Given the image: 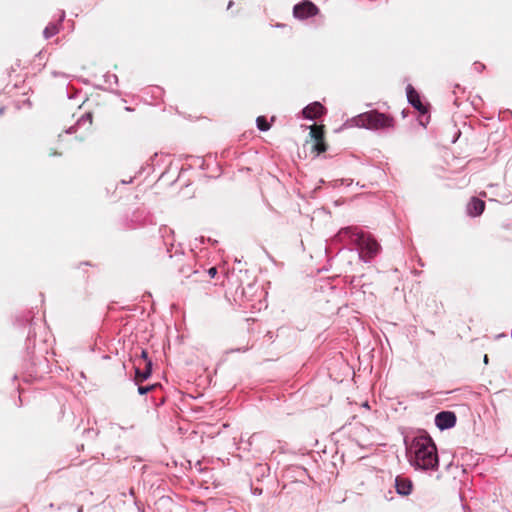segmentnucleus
<instances>
[{
    "label": "nucleus",
    "instance_id": "f257e3e1",
    "mask_svg": "<svg viewBox=\"0 0 512 512\" xmlns=\"http://www.w3.org/2000/svg\"><path fill=\"white\" fill-rule=\"evenodd\" d=\"M409 463L423 471H435L439 466L437 447L429 435H419L407 445Z\"/></svg>",
    "mask_w": 512,
    "mask_h": 512
},
{
    "label": "nucleus",
    "instance_id": "f03ea898",
    "mask_svg": "<svg viewBox=\"0 0 512 512\" xmlns=\"http://www.w3.org/2000/svg\"><path fill=\"white\" fill-rule=\"evenodd\" d=\"M356 123L358 126L366 129L378 130L394 127L395 120L388 114L380 113L377 110H371L358 115Z\"/></svg>",
    "mask_w": 512,
    "mask_h": 512
},
{
    "label": "nucleus",
    "instance_id": "7ed1b4c3",
    "mask_svg": "<svg viewBox=\"0 0 512 512\" xmlns=\"http://www.w3.org/2000/svg\"><path fill=\"white\" fill-rule=\"evenodd\" d=\"M353 235L355 236L354 241L357 243L361 250V255L365 259H371L378 254L380 251V245L369 234H366L363 231H357Z\"/></svg>",
    "mask_w": 512,
    "mask_h": 512
},
{
    "label": "nucleus",
    "instance_id": "20e7f679",
    "mask_svg": "<svg viewBox=\"0 0 512 512\" xmlns=\"http://www.w3.org/2000/svg\"><path fill=\"white\" fill-rule=\"evenodd\" d=\"M309 135L315 142L312 148L314 152L319 155L327 151L328 145L325 142V126L323 124L311 125Z\"/></svg>",
    "mask_w": 512,
    "mask_h": 512
},
{
    "label": "nucleus",
    "instance_id": "39448f33",
    "mask_svg": "<svg viewBox=\"0 0 512 512\" xmlns=\"http://www.w3.org/2000/svg\"><path fill=\"white\" fill-rule=\"evenodd\" d=\"M317 13L318 8L309 0H304L303 2L295 5L293 9V14L298 19H306L316 15Z\"/></svg>",
    "mask_w": 512,
    "mask_h": 512
},
{
    "label": "nucleus",
    "instance_id": "423d86ee",
    "mask_svg": "<svg viewBox=\"0 0 512 512\" xmlns=\"http://www.w3.org/2000/svg\"><path fill=\"white\" fill-rule=\"evenodd\" d=\"M435 423L441 430L449 429L456 424V416L453 412L442 411L436 415Z\"/></svg>",
    "mask_w": 512,
    "mask_h": 512
},
{
    "label": "nucleus",
    "instance_id": "0eeeda50",
    "mask_svg": "<svg viewBox=\"0 0 512 512\" xmlns=\"http://www.w3.org/2000/svg\"><path fill=\"white\" fill-rule=\"evenodd\" d=\"M326 113V108L320 102H313L306 106L302 114L306 119H317Z\"/></svg>",
    "mask_w": 512,
    "mask_h": 512
},
{
    "label": "nucleus",
    "instance_id": "6e6552de",
    "mask_svg": "<svg viewBox=\"0 0 512 512\" xmlns=\"http://www.w3.org/2000/svg\"><path fill=\"white\" fill-rule=\"evenodd\" d=\"M486 204L483 200L477 197H471L466 206V213L470 217H478L485 210Z\"/></svg>",
    "mask_w": 512,
    "mask_h": 512
},
{
    "label": "nucleus",
    "instance_id": "1a4fd4ad",
    "mask_svg": "<svg viewBox=\"0 0 512 512\" xmlns=\"http://www.w3.org/2000/svg\"><path fill=\"white\" fill-rule=\"evenodd\" d=\"M406 90H407V98H408L409 103L415 109H417L419 112L426 113L427 109L422 104V102L420 100V96H419L418 92L414 89V87L412 85H408Z\"/></svg>",
    "mask_w": 512,
    "mask_h": 512
},
{
    "label": "nucleus",
    "instance_id": "9d476101",
    "mask_svg": "<svg viewBox=\"0 0 512 512\" xmlns=\"http://www.w3.org/2000/svg\"><path fill=\"white\" fill-rule=\"evenodd\" d=\"M395 488L398 494L407 496L412 492L413 483L409 478L397 476L395 479Z\"/></svg>",
    "mask_w": 512,
    "mask_h": 512
},
{
    "label": "nucleus",
    "instance_id": "9b49d317",
    "mask_svg": "<svg viewBox=\"0 0 512 512\" xmlns=\"http://www.w3.org/2000/svg\"><path fill=\"white\" fill-rule=\"evenodd\" d=\"M173 264L177 269V272L179 274L186 275V277H189L192 273L195 272L187 263V259L183 255L176 257Z\"/></svg>",
    "mask_w": 512,
    "mask_h": 512
},
{
    "label": "nucleus",
    "instance_id": "f8f14e48",
    "mask_svg": "<svg viewBox=\"0 0 512 512\" xmlns=\"http://www.w3.org/2000/svg\"><path fill=\"white\" fill-rule=\"evenodd\" d=\"M151 372H152V362L151 361H147L145 363L144 370H141L139 367H137L136 371H135L136 383H140V382H143L146 379H148L151 375Z\"/></svg>",
    "mask_w": 512,
    "mask_h": 512
},
{
    "label": "nucleus",
    "instance_id": "ddd939ff",
    "mask_svg": "<svg viewBox=\"0 0 512 512\" xmlns=\"http://www.w3.org/2000/svg\"><path fill=\"white\" fill-rule=\"evenodd\" d=\"M508 399L509 396L506 394L505 390H500L494 394L493 405L498 404L502 406Z\"/></svg>",
    "mask_w": 512,
    "mask_h": 512
},
{
    "label": "nucleus",
    "instance_id": "4468645a",
    "mask_svg": "<svg viewBox=\"0 0 512 512\" xmlns=\"http://www.w3.org/2000/svg\"><path fill=\"white\" fill-rule=\"evenodd\" d=\"M59 32V28H58V25L57 24H49L45 29H44V37L46 39H49L51 37H53L54 35H56L57 33Z\"/></svg>",
    "mask_w": 512,
    "mask_h": 512
},
{
    "label": "nucleus",
    "instance_id": "2eb2a0df",
    "mask_svg": "<svg viewBox=\"0 0 512 512\" xmlns=\"http://www.w3.org/2000/svg\"><path fill=\"white\" fill-rule=\"evenodd\" d=\"M257 127L261 131H267L270 128V124L267 122L266 118L264 116H259L256 120Z\"/></svg>",
    "mask_w": 512,
    "mask_h": 512
},
{
    "label": "nucleus",
    "instance_id": "dca6fc26",
    "mask_svg": "<svg viewBox=\"0 0 512 512\" xmlns=\"http://www.w3.org/2000/svg\"><path fill=\"white\" fill-rule=\"evenodd\" d=\"M155 388V385H151V386H139L138 387V392L139 394L141 395H144L150 391H152L153 389Z\"/></svg>",
    "mask_w": 512,
    "mask_h": 512
},
{
    "label": "nucleus",
    "instance_id": "f3484780",
    "mask_svg": "<svg viewBox=\"0 0 512 512\" xmlns=\"http://www.w3.org/2000/svg\"><path fill=\"white\" fill-rule=\"evenodd\" d=\"M208 274H209L211 277H214V276L217 274V268H216V267H211V268H209V270H208Z\"/></svg>",
    "mask_w": 512,
    "mask_h": 512
},
{
    "label": "nucleus",
    "instance_id": "a211bd4d",
    "mask_svg": "<svg viewBox=\"0 0 512 512\" xmlns=\"http://www.w3.org/2000/svg\"><path fill=\"white\" fill-rule=\"evenodd\" d=\"M141 358L145 361V363H146L147 361H150V360L148 359V353H147V351H146V350H142V352H141Z\"/></svg>",
    "mask_w": 512,
    "mask_h": 512
},
{
    "label": "nucleus",
    "instance_id": "6ab92c4d",
    "mask_svg": "<svg viewBox=\"0 0 512 512\" xmlns=\"http://www.w3.org/2000/svg\"><path fill=\"white\" fill-rule=\"evenodd\" d=\"M233 7H234V2L229 1L228 5H227V10H231Z\"/></svg>",
    "mask_w": 512,
    "mask_h": 512
}]
</instances>
